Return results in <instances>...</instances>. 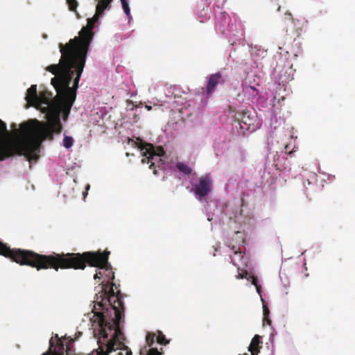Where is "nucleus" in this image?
Here are the masks:
<instances>
[{"label": "nucleus", "instance_id": "7c9ffc66", "mask_svg": "<svg viewBox=\"0 0 355 355\" xmlns=\"http://www.w3.org/2000/svg\"><path fill=\"white\" fill-rule=\"evenodd\" d=\"M285 148H286V150H289V148H288V146H285Z\"/></svg>", "mask_w": 355, "mask_h": 355}, {"label": "nucleus", "instance_id": "f8f14e48", "mask_svg": "<svg viewBox=\"0 0 355 355\" xmlns=\"http://www.w3.org/2000/svg\"><path fill=\"white\" fill-rule=\"evenodd\" d=\"M150 166L149 168L150 169H153V173L155 175H157L158 173H157V171L155 169V166L157 165L158 168H161V166L164 165V163L163 162V161H159V159H157L156 158L155 159H150Z\"/></svg>", "mask_w": 355, "mask_h": 355}, {"label": "nucleus", "instance_id": "aec40b11", "mask_svg": "<svg viewBox=\"0 0 355 355\" xmlns=\"http://www.w3.org/2000/svg\"><path fill=\"white\" fill-rule=\"evenodd\" d=\"M249 276H250V275L248 274V271L243 270L242 272H239L236 275V278L237 279H247L249 280Z\"/></svg>", "mask_w": 355, "mask_h": 355}, {"label": "nucleus", "instance_id": "f03ea898", "mask_svg": "<svg viewBox=\"0 0 355 355\" xmlns=\"http://www.w3.org/2000/svg\"><path fill=\"white\" fill-rule=\"evenodd\" d=\"M114 284L110 290L107 286L103 285L101 292L96 295L92 312L94 334L98 339V349L101 350L97 355H132L131 350L125 345V339L120 323L123 316V304L118 295H115L113 289Z\"/></svg>", "mask_w": 355, "mask_h": 355}, {"label": "nucleus", "instance_id": "6e6552de", "mask_svg": "<svg viewBox=\"0 0 355 355\" xmlns=\"http://www.w3.org/2000/svg\"><path fill=\"white\" fill-rule=\"evenodd\" d=\"M64 345L60 343L57 347H53V343L50 341V347L49 350L42 355H64Z\"/></svg>", "mask_w": 355, "mask_h": 355}, {"label": "nucleus", "instance_id": "473e14b6", "mask_svg": "<svg viewBox=\"0 0 355 355\" xmlns=\"http://www.w3.org/2000/svg\"><path fill=\"white\" fill-rule=\"evenodd\" d=\"M112 0H109V1L111 3Z\"/></svg>", "mask_w": 355, "mask_h": 355}, {"label": "nucleus", "instance_id": "cd10ccee", "mask_svg": "<svg viewBox=\"0 0 355 355\" xmlns=\"http://www.w3.org/2000/svg\"><path fill=\"white\" fill-rule=\"evenodd\" d=\"M230 259H231V262L233 263V265L236 266V263L234 261L231 257H230Z\"/></svg>", "mask_w": 355, "mask_h": 355}, {"label": "nucleus", "instance_id": "b1692460", "mask_svg": "<svg viewBox=\"0 0 355 355\" xmlns=\"http://www.w3.org/2000/svg\"><path fill=\"white\" fill-rule=\"evenodd\" d=\"M148 355H161V354L157 349L152 348L149 350Z\"/></svg>", "mask_w": 355, "mask_h": 355}, {"label": "nucleus", "instance_id": "c756f323", "mask_svg": "<svg viewBox=\"0 0 355 355\" xmlns=\"http://www.w3.org/2000/svg\"><path fill=\"white\" fill-rule=\"evenodd\" d=\"M285 148H286V150H289V148H288V146H285Z\"/></svg>", "mask_w": 355, "mask_h": 355}, {"label": "nucleus", "instance_id": "0eeeda50", "mask_svg": "<svg viewBox=\"0 0 355 355\" xmlns=\"http://www.w3.org/2000/svg\"><path fill=\"white\" fill-rule=\"evenodd\" d=\"M261 337L259 335H255L248 347V350L251 352L252 355H257L259 352V349L261 348L260 344L261 342L260 341Z\"/></svg>", "mask_w": 355, "mask_h": 355}, {"label": "nucleus", "instance_id": "ddd939ff", "mask_svg": "<svg viewBox=\"0 0 355 355\" xmlns=\"http://www.w3.org/2000/svg\"><path fill=\"white\" fill-rule=\"evenodd\" d=\"M251 279V283L252 284H253L255 287H256V289H257V291L258 293L261 294V286L259 284V282H258V279H257V277H254L253 275H250L249 276V279Z\"/></svg>", "mask_w": 355, "mask_h": 355}, {"label": "nucleus", "instance_id": "4468645a", "mask_svg": "<svg viewBox=\"0 0 355 355\" xmlns=\"http://www.w3.org/2000/svg\"><path fill=\"white\" fill-rule=\"evenodd\" d=\"M73 139L69 136H65L63 139V145L66 148H71L73 144Z\"/></svg>", "mask_w": 355, "mask_h": 355}, {"label": "nucleus", "instance_id": "39448f33", "mask_svg": "<svg viewBox=\"0 0 355 355\" xmlns=\"http://www.w3.org/2000/svg\"><path fill=\"white\" fill-rule=\"evenodd\" d=\"M233 116L235 118V120L240 123L242 129L248 130L250 128V126L252 123V120L250 119L247 112L243 111L236 112L235 115Z\"/></svg>", "mask_w": 355, "mask_h": 355}, {"label": "nucleus", "instance_id": "f257e3e1", "mask_svg": "<svg viewBox=\"0 0 355 355\" xmlns=\"http://www.w3.org/2000/svg\"><path fill=\"white\" fill-rule=\"evenodd\" d=\"M98 20L94 15L88 20L87 27L79 32V36L68 43L59 44L61 58L58 64L48 66L46 70L54 74L51 83L57 92L54 98L47 90L37 92V85H32L26 91L27 103L46 114L47 122L30 119L20 124H11L13 130L9 138L0 140V161L15 155H24L27 161H37L41 144L46 139L52 140L53 133L62 132L60 114L67 115L76 100V91L85 64L86 56L93 37L92 31Z\"/></svg>", "mask_w": 355, "mask_h": 355}, {"label": "nucleus", "instance_id": "5701e85b", "mask_svg": "<svg viewBox=\"0 0 355 355\" xmlns=\"http://www.w3.org/2000/svg\"><path fill=\"white\" fill-rule=\"evenodd\" d=\"M284 15H285V20L289 21L291 24L295 23V19L293 18L291 12H285Z\"/></svg>", "mask_w": 355, "mask_h": 355}, {"label": "nucleus", "instance_id": "c85d7f7f", "mask_svg": "<svg viewBox=\"0 0 355 355\" xmlns=\"http://www.w3.org/2000/svg\"><path fill=\"white\" fill-rule=\"evenodd\" d=\"M126 1H127L126 0H121V3L126 2Z\"/></svg>", "mask_w": 355, "mask_h": 355}, {"label": "nucleus", "instance_id": "412c9836", "mask_svg": "<svg viewBox=\"0 0 355 355\" xmlns=\"http://www.w3.org/2000/svg\"><path fill=\"white\" fill-rule=\"evenodd\" d=\"M121 4H122V7H123L124 12L125 13V15L128 17H129L130 15V10L128 2L127 1L123 2V3H121Z\"/></svg>", "mask_w": 355, "mask_h": 355}, {"label": "nucleus", "instance_id": "9d476101", "mask_svg": "<svg viewBox=\"0 0 355 355\" xmlns=\"http://www.w3.org/2000/svg\"><path fill=\"white\" fill-rule=\"evenodd\" d=\"M176 167L180 172L185 175H190L192 173V169L182 162H178L176 164Z\"/></svg>", "mask_w": 355, "mask_h": 355}, {"label": "nucleus", "instance_id": "2eb2a0df", "mask_svg": "<svg viewBox=\"0 0 355 355\" xmlns=\"http://www.w3.org/2000/svg\"><path fill=\"white\" fill-rule=\"evenodd\" d=\"M263 320L267 321L268 324H271V321L268 318L269 316L270 311L266 305H263Z\"/></svg>", "mask_w": 355, "mask_h": 355}, {"label": "nucleus", "instance_id": "1a4fd4ad", "mask_svg": "<svg viewBox=\"0 0 355 355\" xmlns=\"http://www.w3.org/2000/svg\"><path fill=\"white\" fill-rule=\"evenodd\" d=\"M110 2L109 0H101V1L97 4L96 9V19H98L99 16L103 14L104 10L110 6Z\"/></svg>", "mask_w": 355, "mask_h": 355}, {"label": "nucleus", "instance_id": "9b49d317", "mask_svg": "<svg viewBox=\"0 0 355 355\" xmlns=\"http://www.w3.org/2000/svg\"><path fill=\"white\" fill-rule=\"evenodd\" d=\"M243 92L245 94H250L252 97H255L258 95L259 91L253 86L244 85L243 87Z\"/></svg>", "mask_w": 355, "mask_h": 355}, {"label": "nucleus", "instance_id": "4be33fe9", "mask_svg": "<svg viewBox=\"0 0 355 355\" xmlns=\"http://www.w3.org/2000/svg\"><path fill=\"white\" fill-rule=\"evenodd\" d=\"M232 250L233 251L235 255H238L241 259L243 258L242 252L240 250V248H236L235 246H232Z\"/></svg>", "mask_w": 355, "mask_h": 355}, {"label": "nucleus", "instance_id": "7ed1b4c3", "mask_svg": "<svg viewBox=\"0 0 355 355\" xmlns=\"http://www.w3.org/2000/svg\"><path fill=\"white\" fill-rule=\"evenodd\" d=\"M139 148L142 153V155L144 157L141 159V162L143 164H149L150 159H155V158L159 159V161H162L160 157L164 155V150L162 146H159L157 148V149H155V147L153 144H146Z\"/></svg>", "mask_w": 355, "mask_h": 355}, {"label": "nucleus", "instance_id": "a211bd4d", "mask_svg": "<svg viewBox=\"0 0 355 355\" xmlns=\"http://www.w3.org/2000/svg\"><path fill=\"white\" fill-rule=\"evenodd\" d=\"M8 134L6 124L0 119V136Z\"/></svg>", "mask_w": 355, "mask_h": 355}, {"label": "nucleus", "instance_id": "6ab92c4d", "mask_svg": "<svg viewBox=\"0 0 355 355\" xmlns=\"http://www.w3.org/2000/svg\"><path fill=\"white\" fill-rule=\"evenodd\" d=\"M155 334H148L146 337V343L149 346L152 345L154 343Z\"/></svg>", "mask_w": 355, "mask_h": 355}, {"label": "nucleus", "instance_id": "2f4dec72", "mask_svg": "<svg viewBox=\"0 0 355 355\" xmlns=\"http://www.w3.org/2000/svg\"><path fill=\"white\" fill-rule=\"evenodd\" d=\"M130 155V153H126V156L128 157Z\"/></svg>", "mask_w": 355, "mask_h": 355}, {"label": "nucleus", "instance_id": "423d86ee", "mask_svg": "<svg viewBox=\"0 0 355 355\" xmlns=\"http://www.w3.org/2000/svg\"><path fill=\"white\" fill-rule=\"evenodd\" d=\"M221 77L222 76L219 72L213 73L209 77L206 87V93L208 96L212 94V92L215 90L217 85L220 83Z\"/></svg>", "mask_w": 355, "mask_h": 355}, {"label": "nucleus", "instance_id": "dca6fc26", "mask_svg": "<svg viewBox=\"0 0 355 355\" xmlns=\"http://www.w3.org/2000/svg\"><path fill=\"white\" fill-rule=\"evenodd\" d=\"M157 341L158 343L162 345H166L168 343V340H166L165 336L162 332H159L157 335Z\"/></svg>", "mask_w": 355, "mask_h": 355}, {"label": "nucleus", "instance_id": "bb28decb", "mask_svg": "<svg viewBox=\"0 0 355 355\" xmlns=\"http://www.w3.org/2000/svg\"><path fill=\"white\" fill-rule=\"evenodd\" d=\"M146 108L149 111L152 110V107L150 105H146Z\"/></svg>", "mask_w": 355, "mask_h": 355}, {"label": "nucleus", "instance_id": "a878e982", "mask_svg": "<svg viewBox=\"0 0 355 355\" xmlns=\"http://www.w3.org/2000/svg\"><path fill=\"white\" fill-rule=\"evenodd\" d=\"M228 111L230 113H232V112H235V109L232 107V106H229L228 107Z\"/></svg>", "mask_w": 355, "mask_h": 355}, {"label": "nucleus", "instance_id": "20e7f679", "mask_svg": "<svg viewBox=\"0 0 355 355\" xmlns=\"http://www.w3.org/2000/svg\"><path fill=\"white\" fill-rule=\"evenodd\" d=\"M211 189V180L208 175L200 178L199 182L193 188L195 194L199 200L207 196Z\"/></svg>", "mask_w": 355, "mask_h": 355}, {"label": "nucleus", "instance_id": "f3484780", "mask_svg": "<svg viewBox=\"0 0 355 355\" xmlns=\"http://www.w3.org/2000/svg\"><path fill=\"white\" fill-rule=\"evenodd\" d=\"M69 9L71 11H75L78 6V1L76 0H67Z\"/></svg>", "mask_w": 355, "mask_h": 355}, {"label": "nucleus", "instance_id": "393cba45", "mask_svg": "<svg viewBox=\"0 0 355 355\" xmlns=\"http://www.w3.org/2000/svg\"><path fill=\"white\" fill-rule=\"evenodd\" d=\"M102 275H102L101 272H96L95 274V275H94V279H100L101 278Z\"/></svg>", "mask_w": 355, "mask_h": 355}]
</instances>
